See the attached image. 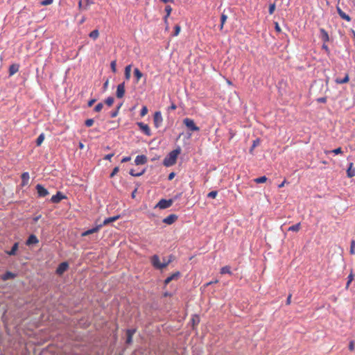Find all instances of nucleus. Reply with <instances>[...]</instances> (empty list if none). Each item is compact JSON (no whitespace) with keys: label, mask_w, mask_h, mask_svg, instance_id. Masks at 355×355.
I'll use <instances>...</instances> for the list:
<instances>
[{"label":"nucleus","mask_w":355,"mask_h":355,"mask_svg":"<svg viewBox=\"0 0 355 355\" xmlns=\"http://www.w3.org/2000/svg\"><path fill=\"white\" fill-rule=\"evenodd\" d=\"M35 189L37 190V196L39 198H44L49 194L48 190L45 189L42 184H37Z\"/></svg>","instance_id":"nucleus-6"},{"label":"nucleus","mask_w":355,"mask_h":355,"mask_svg":"<svg viewBox=\"0 0 355 355\" xmlns=\"http://www.w3.org/2000/svg\"><path fill=\"white\" fill-rule=\"evenodd\" d=\"M354 342L351 341L349 343V350L352 351V350H354Z\"/></svg>","instance_id":"nucleus-58"},{"label":"nucleus","mask_w":355,"mask_h":355,"mask_svg":"<svg viewBox=\"0 0 355 355\" xmlns=\"http://www.w3.org/2000/svg\"><path fill=\"white\" fill-rule=\"evenodd\" d=\"M147 162V157L146 155H137L135 159V163L136 165H141L144 164Z\"/></svg>","instance_id":"nucleus-14"},{"label":"nucleus","mask_w":355,"mask_h":355,"mask_svg":"<svg viewBox=\"0 0 355 355\" xmlns=\"http://www.w3.org/2000/svg\"><path fill=\"white\" fill-rule=\"evenodd\" d=\"M347 176L352 178L355 176V169L353 168V163H350L347 171Z\"/></svg>","instance_id":"nucleus-25"},{"label":"nucleus","mask_w":355,"mask_h":355,"mask_svg":"<svg viewBox=\"0 0 355 355\" xmlns=\"http://www.w3.org/2000/svg\"><path fill=\"white\" fill-rule=\"evenodd\" d=\"M130 159H131V157H124L121 159V162H122V163L127 162H129Z\"/></svg>","instance_id":"nucleus-55"},{"label":"nucleus","mask_w":355,"mask_h":355,"mask_svg":"<svg viewBox=\"0 0 355 355\" xmlns=\"http://www.w3.org/2000/svg\"><path fill=\"white\" fill-rule=\"evenodd\" d=\"M114 101V97L112 96H109L108 98H107L105 101V103L108 105V106H111L113 103Z\"/></svg>","instance_id":"nucleus-36"},{"label":"nucleus","mask_w":355,"mask_h":355,"mask_svg":"<svg viewBox=\"0 0 355 355\" xmlns=\"http://www.w3.org/2000/svg\"><path fill=\"white\" fill-rule=\"evenodd\" d=\"M137 125L140 128V130L147 136L151 135V132L149 126L147 124L144 123L143 122H138Z\"/></svg>","instance_id":"nucleus-9"},{"label":"nucleus","mask_w":355,"mask_h":355,"mask_svg":"<svg viewBox=\"0 0 355 355\" xmlns=\"http://www.w3.org/2000/svg\"><path fill=\"white\" fill-rule=\"evenodd\" d=\"M176 108H177V106H176L174 103H173V104L169 107V108H168V109H170V110H175Z\"/></svg>","instance_id":"nucleus-63"},{"label":"nucleus","mask_w":355,"mask_h":355,"mask_svg":"<svg viewBox=\"0 0 355 355\" xmlns=\"http://www.w3.org/2000/svg\"><path fill=\"white\" fill-rule=\"evenodd\" d=\"M180 26L179 25H175V32L173 33V36H177L180 33Z\"/></svg>","instance_id":"nucleus-46"},{"label":"nucleus","mask_w":355,"mask_h":355,"mask_svg":"<svg viewBox=\"0 0 355 355\" xmlns=\"http://www.w3.org/2000/svg\"><path fill=\"white\" fill-rule=\"evenodd\" d=\"M44 134L42 133L38 136V137L36 139V145L37 146H40L44 141Z\"/></svg>","instance_id":"nucleus-31"},{"label":"nucleus","mask_w":355,"mask_h":355,"mask_svg":"<svg viewBox=\"0 0 355 355\" xmlns=\"http://www.w3.org/2000/svg\"><path fill=\"white\" fill-rule=\"evenodd\" d=\"M119 218H120L119 215L114 216L110 217V218H105L103 220L102 224H100V225H102V227L105 226V225H107L110 224V223H112V222H114V221L117 220Z\"/></svg>","instance_id":"nucleus-17"},{"label":"nucleus","mask_w":355,"mask_h":355,"mask_svg":"<svg viewBox=\"0 0 355 355\" xmlns=\"http://www.w3.org/2000/svg\"><path fill=\"white\" fill-rule=\"evenodd\" d=\"M165 11L166 12V15L164 17V20L165 24H166V28L167 29L168 28V21H167V19L169 17V15H171V12L172 11V8L170 6H166L165 7Z\"/></svg>","instance_id":"nucleus-24"},{"label":"nucleus","mask_w":355,"mask_h":355,"mask_svg":"<svg viewBox=\"0 0 355 355\" xmlns=\"http://www.w3.org/2000/svg\"><path fill=\"white\" fill-rule=\"evenodd\" d=\"M67 197L62 192L58 191L55 195H53L51 198V202L53 203H58L62 199H65Z\"/></svg>","instance_id":"nucleus-7"},{"label":"nucleus","mask_w":355,"mask_h":355,"mask_svg":"<svg viewBox=\"0 0 355 355\" xmlns=\"http://www.w3.org/2000/svg\"><path fill=\"white\" fill-rule=\"evenodd\" d=\"M175 175V173H173V172L171 173L168 175V180H172L174 178Z\"/></svg>","instance_id":"nucleus-56"},{"label":"nucleus","mask_w":355,"mask_h":355,"mask_svg":"<svg viewBox=\"0 0 355 355\" xmlns=\"http://www.w3.org/2000/svg\"><path fill=\"white\" fill-rule=\"evenodd\" d=\"M96 99L95 98H93V99H91L90 101H89L88 103H87V105L88 107H92L93 105V104L96 102Z\"/></svg>","instance_id":"nucleus-54"},{"label":"nucleus","mask_w":355,"mask_h":355,"mask_svg":"<svg viewBox=\"0 0 355 355\" xmlns=\"http://www.w3.org/2000/svg\"><path fill=\"white\" fill-rule=\"evenodd\" d=\"M119 114V111L117 110H115L114 111H112L110 112V117L114 118L116 117Z\"/></svg>","instance_id":"nucleus-50"},{"label":"nucleus","mask_w":355,"mask_h":355,"mask_svg":"<svg viewBox=\"0 0 355 355\" xmlns=\"http://www.w3.org/2000/svg\"><path fill=\"white\" fill-rule=\"evenodd\" d=\"M320 37L324 43L329 40V34L324 28L320 29Z\"/></svg>","instance_id":"nucleus-16"},{"label":"nucleus","mask_w":355,"mask_h":355,"mask_svg":"<svg viewBox=\"0 0 355 355\" xmlns=\"http://www.w3.org/2000/svg\"><path fill=\"white\" fill-rule=\"evenodd\" d=\"M291 295H289L286 300V304L288 305L291 304Z\"/></svg>","instance_id":"nucleus-62"},{"label":"nucleus","mask_w":355,"mask_h":355,"mask_svg":"<svg viewBox=\"0 0 355 355\" xmlns=\"http://www.w3.org/2000/svg\"><path fill=\"white\" fill-rule=\"evenodd\" d=\"M134 75L136 77V82L138 83L141 78L143 76V73L139 71L138 68L134 69Z\"/></svg>","instance_id":"nucleus-28"},{"label":"nucleus","mask_w":355,"mask_h":355,"mask_svg":"<svg viewBox=\"0 0 355 355\" xmlns=\"http://www.w3.org/2000/svg\"><path fill=\"white\" fill-rule=\"evenodd\" d=\"M148 113V108L146 106H144L140 112V115L141 116H144Z\"/></svg>","instance_id":"nucleus-43"},{"label":"nucleus","mask_w":355,"mask_h":355,"mask_svg":"<svg viewBox=\"0 0 355 355\" xmlns=\"http://www.w3.org/2000/svg\"><path fill=\"white\" fill-rule=\"evenodd\" d=\"M322 48L323 49H324L327 53H329V49L328 46H327V44H325V43H324V44H322Z\"/></svg>","instance_id":"nucleus-57"},{"label":"nucleus","mask_w":355,"mask_h":355,"mask_svg":"<svg viewBox=\"0 0 355 355\" xmlns=\"http://www.w3.org/2000/svg\"><path fill=\"white\" fill-rule=\"evenodd\" d=\"M227 16L223 13L220 17V30H222L223 28V26L227 21Z\"/></svg>","instance_id":"nucleus-30"},{"label":"nucleus","mask_w":355,"mask_h":355,"mask_svg":"<svg viewBox=\"0 0 355 355\" xmlns=\"http://www.w3.org/2000/svg\"><path fill=\"white\" fill-rule=\"evenodd\" d=\"M136 330L135 329H129L126 331V343L130 344L132 341V336L135 334Z\"/></svg>","instance_id":"nucleus-15"},{"label":"nucleus","mask_w":355,"mask_h":355,"mask_svg":"<svg viewBox=\"0 0 355 355\" xmlns=\"http://www.w3.org/2000/svg\"><path fill=\"white\" fill-rule=\"evenodd\" d=\"M119 171V168L118 166H116L112 170V173H110V178H113Z\"/></svg>","instance_id":"nucleus-44"},{"label":"nucleus","mask_w":355,"mask_h":355,"mask_svg":"<svg viewBox=\"0 0 355 355\" xmlns=\"http://www.w3.org/2000/svg\"><path fill=\"white\" fill-rule=\"evenodd\" d=\"M69 268V264L67 262H62L58 266L56 269V274L58 275H62Z\"/></svg>","instance_id":"nucleus-8"},{"label":"nucleus","mask_w":355,"mask_h":355,"mask_svg":"<svg viewBox=\"0 0 355 355\" xmlns=\"http://www.w3.org/2000/svg\"><path fill=\"white\" fill-rule=\"evenodd\" d=\"M15 277H16V274L8 271L2 275L1 279L3 281H6L8 279H14Z\"/></svg>","instance_id":"nucleus-23"},{"label":"nucleus","mask_w":355,"mask_h":355,"mask_svg":"<svg viewBox=\"0 0 355 355\" xmlns=\"http://www.w3.org/2000/svg\"><path fill=\"white\" fill-rule=\"evenodd\" d=\"M182 196V193H180L177 195H175L172 199H174V201L177 200L178 199H179Z\"/></svg>","instance_id":"nucleus-59"},{"label":"nucleus","mask_w":355,"mask_h":355,"mask_svg":"<svg viewBox=\"0 0 355 355\" xmlns=\"http://www.w3.org/2000/svg\"><path fill=\"white\" fill-rule=\"evenodd\" d=\"M266 180L267 178L266 176H261L254 180V181L257 184L266 182Z\"/></svg>","instance_id":"nucleus-34"},{"label":"nucleus","mask_w":355,"mask_h":355,"mask_svg":"<svg viewBox=\"0 0 355 355\" xmlns=\"http://www.w3.org/2000/svg\"><path fill=\"white\" fill-rule=\"evenodd\" d=\"M131 68H132L131 64L127 65L125 68V78L126 80H130V78Z\"/></svg>","instance_id":"nucleus-27"},{"label":"nucleus","mask_w":355,"mask_h":355,"mask_svg":"<svg viewBox=\"0 0 355 355\" xmlns=\"http://www.w3.org/2000/svg\"><path fill=\"white\" fill-rule=\"evenodd\" d=\"M94 119H88L85 121V124L87 127H91L94 124Z\"/></svg>","instance_id":"nucleus-42"},{"label":"nucleus","mask_w":355,"mask_h":355,"mask_svg":"<svg viewBox=\"0 0 355 355\" xmlns=\"http://www.w3.org/2000/svg\"><path fill=\"white\" fill-rule=\"evenodd\" d=\"M220 273L222 275H224V274H232V272L230 270V267L228 266H225L223 267L220 269Z\"/></svg>","instance_id":"nucleus-32"},{"label":"nucleus","mask_w":355,"mask_h":355,"mask_svg":"<svg viewBox=\"0 0 355 355\" xmlns=\"http://www.w3.org/2000/svg\"><path fill=\"white\" fill-rule=\"evenodd\" d=\"M19 69V65L18 64H12L9 67V76H13L16 73Z\"/></svg>","instance_id":"nucleus-21"},{"label":"nucleus","mask_w":355,"mask_h":355,"mask_svg":"<svg viewBox=\"0 0 355 355\" xmlns=\"http://www.w3.org/2000/svg\"><path fill=\"white\" fill-rule=\"evenodd\" d=\"M347 279H348V281H347V282L346 284V288H349L350 283L352 282V280L354 279V275H353L352 272H351L348 275Z\"/></svg>","instance_id":"nucleus-37"},{"label":"nucleus","mask_w":355,"mask_h":355,"mask_svg":"<svg viewBox=\"0 0 355 355\" xmlns=\"http://www.w3.org/2000/svg\"><path fill=\"white\" fill-rule=\"evenodd\" d=\"M349 75H348V73H346L343 78H338L335 80V82L337 84H344V83H347L349 81Z\"/></svg>","instance_id":"nucleus-26"},{"label":"nucleus","mask_w":355,"mask_h":355,"mask_svg":"<svg viewBox=\"0 0 355 355\" xmlns=\"http://www.w3.org/2000/svg\"><path fill=\"white\" fill-rule=\"evenodd\" d=\"M163 122V118L159 111L155 112L153 116V123L155 127L158 128L161 126Z\"/></svg>","instance_id":"nucleus-5"},{"label":"nucleus","mask_w":355,"mask_h":355,"mask_svg":"<svg viewBox=\"0 0 355 355\" xmlns=\"http://www.w3.org/2000/svg\"><path fill=\"white\" fill-rule=\"evenodd\" d=\"M99 35V33L98 30H94L89 33V37L94 40H96L98 38Z\"/></svg>","instance_id":"nucleus-33"},{"label":"nucleus","mask_w":355,"mask_h":355,"mask_svg":"<svg viewBox=\"0 0 355 355\" xmlns=\"http://www.w3.org/2000/svg\"><path fill=\"white\" fill-rule=\"evenodd\" d=\"M125 94V83H120L117 86L116 96L119 98L123 97Z\"/></svg>","instance_id":"nucleus-10"},{"label":"nucleus","mask_w":355,"mask_h":355,"mask_svg":"<svg viewBox=\"0 0 355 355\" xmlns=\"http://www.w3.org/2000/svg\"><path fill=\"white\" fill-rule=\"evenodd\" d=\"M177 218L178 216L175 214H170L163 219V223L167 225H171L177 220Z\"/></svg>","instance_id":"nucleus-13"},{"label":"nucleus","mask_w":355,"mask_h":355,"mask_svg":"<svg viewBox=\"0 0 355 355\" xmlns=\"http://www.w3.org/2000/svg\"><path fill=\"white\" fill-rule=\"evenodd\" d=\"M108 83H109V80H107L104 84H103V89L104 90L107 89V87H108Z\"/></svg>","instance_id":"nucleus-61"},{"label":"nucleus","mask_w":355,"mask_h":355,"mask_svg":"<svg viewBox=\"0 0 355 355\" xmlns=\"http://www.w3.org/2000/svg\"><path fill=\"white\" fill-rule=\"evenodd\" d=\"M21 186H26L28 184V181L30 179L29 173L28 172H24L21 175Z\"/></svg>","instance_id":"nucleus-18"},{"label":"nucleus","mask_w":355,"mask_h":355,"mask_svg":"<svg viewBox=\"0 0 355 355\" xmlns=\"http://www.w3.org/2000/svg\"><path fill=\"white\" fill-rule=\"evenodd\" d=\"M337 12L339 15V16L343 19L347 21H351V17L347 15L345 12H344L338 6L336 7Z\"/></svg>","instance_id":"nucleus-19"},{"label":"nucleus","mask_w":355,"mask_h":355,"mask_svg":"<svg viewBox=\"0 0 355 355\" xmlns=\"http://www.w3.org/2000/svg\"><path fill=\"white\" fill-rule=\"evenodd\" d=\"M145 172V170H143L141 171V172H139V173H135V170L134 169H131L130 171V174L132 175V176H134V177H139V176H141Z\"/></svg>","instance_id":"nucleus-35"},{"label":"nucleus","mask_w":355,"mask_h":355,"mask_svg":"<svg viewBox=\"0 0 355 355\" xmlns=\"http://www.w3.org/2000/svg\"><path fill=\"white\" fill-rule=\"evenodd\" d=\"M103 104L102 103H98V104L95 106V107H94V110L95 112H101V110L103 109Z\"/></svg>","instance_id":"nucleus-38"},{"label":"nucleus","mask_w":355,"mask_h":355,"mask_svg":"<svg viewBox=\"0 0 355 355\" xmlns=\"http://www.w3.org/2000/svg\"><path fill=\"white\" fill-rule=\"evenodd\" d=\"M275 29L277 33L281 32V28L277 22H275Z\"/></svg>","instance_id":"nucleus-51"},{"label":"nucleus","mask_w":355,"mask_h":355,"mask_svg":"<svg viewBox=\"0 0 355 355\" xmlns=\"http://www.w3.org/2000/svg\"><path fill=\"white\" fill-rule=\"evenodd\" d=\"M39 243V240L34 234H31L26 241V245L28 246L35 245Z\"/></svg>","instance_id":"nucleus-12"},{"label":"nucleus","mask_w":355,"mask_h":355,"mask_svg":"<svg viewBox=\"0 0 355 355\" xmlns=\"http://www.w3.org/2000/svg\"><path fill=\"white\" fill-rule=\"evenodd\" d=\"M101 227H102V225H96V227H93L92 229H89V230H87L83 232L81 234V236H88L89 234L96 233V232H98Z\"/></svg>","instance_id":"nucleus-11"},{"label":"nucleus","mask_w":355,"mask_h":355,"mask_svg":"<svg viewBox=\"0 0 355 355\" xmlns=\"http://www.w3.org/2000/svg\"><path fill=\"white\" fill-rule=\"evenodd\" d=\"M114 156V153H110L108 155H106L104 157L105 159L107 160H111L112 157Z\"/></svg>","instance_id":"nucleus-52"},{"label":"nucleus","mask_w":355,"mask_h":355,"mask_svg":"<svg viewBox=\"0 0 355 355\" xmlns=\"http://www.w3.org/2000/svg\"><path fill=\"white\" fill-rule=\"evenodd\" d=\"M173 260V257L172 255L169 256L168 259H167L166 263H164L166 264V267Z\"/></svg>","instance_id":"nucleus-53"},{"label":"nucleus","mask_w":355,"mask_h":355,"mask_svg":"<svg viewBox=\"0 0 355 355\" xmlns=\"http://www.w3.org/2000/svg\"><path fill=\"white\" fill-rule=\"evenodd\" d=\"M174 202V199H162L160 200L158 203L156 205L155 207H159V209H164L166 208L170 207L173 202Z\"/></svg>","instance_id":"nucleus-4"},{"label":"nucleus","mask_w":355,"mask_h":355,"mask_svg":"<svg viewBox=\"0 0 355 355\" xmlns=\"http://www.w3.org/2000/svg\"><path fill=\"white\" fill-rule=\"evenodd\" d=\"M350 253L354 254H355V241H352L350 245Z\"/></svg>","instance_id":"nucleus-41"},{"label":"nucleus","mask_w":355,"mask_h":355,"mask_svg":"<svg viewBox=\"0 0 355 355\" xmlns=\"http://www.w3.org/2000/svg\"><path fill=\"white\" fill-rule=\"evenodd\" d=\"M259 144V139H257L253 141V144L250 148V151H252L256 146H257Z\"/></svg>","instance_id":"nucleus-48"},{"label":"nucleus","mask_w":355,"mask_h":355,"mask_svg":"<svg viewBox=\"0 0 355 355\" xmlns=\"http://www.w3.org/2000/svg\"><path fill=\"white\" fill-rule=\"evenodd\" d=\"M181 149L180 147L171 151L168 155L163 160V164L165 166L168 167L174 165L176 163L178 155L180 153Z\"/></svg>","instance_id":"nucleus-1"},{"label":"nucleus","mask_w":355,"mask_h":355,"mask_svg":"<svg viewBox=\"0 0 355 355\" xmlns=\"http://www.w3.org/2000/svg\"><path fill=\"white\" fill-rule=\"evenodd\" d=\"M183 124L187 128L188 130L192 132L200 130V128L197 126L194 121L190 118H184L183 119Z\"/></svg>","instance_id":"nucleus-2"},{"label":"nucleus","mask_w":355,"mask_h":355,"mask_svg":"<svg viewBox=\"0 0 355 355\" xmlns=\"http://www.w3.org/2000/svg\"><path fill=\"white\" fill-rule=\"evenodd\" d=\"M180 275V272H176L173 274H172L171 275H170L169 277H168L165 280H164V284H169L172 280L173 279H177Z\"/></svg>","instance_id":"nucleus-20"},{"label":"nucleus","mask_w":355,"mask_h":355,"mask_svg":"<svg viewBox=\"0 0 355 355\" xmlns=\"http://www.w3.org/2000/svg\"><path fill=\"white\" fill-rule=\"evenodd\" d=\"M217 191H212L207 194V197L209 198H215L217 196Z\"/></svg>","instance_id":"nucleus-40"},{"label":"nucleus","mask_w":355,"mask_h":355,"mask_svg":"<svg viewBox=\"0 0 355 355\" xmlns=\"http://www.w3.org/2000/svg\"><path fill=\"white\" fill-rule=\"evenodd\" d=\"M110 67L113 73H116V60H113L110 63Z\"/></svg>","instance_id":"nucleus-39"},{"label":"nucleus","mask_w":355,"mask_h":355,"mask_svg":"<svg viewBox=\"0 0 355 355\" xmlns=\"http://www.w3.org/2000/svg\"><path fill=\"white\" fill-rule=\"evenodd\" d=\"M53 2V0H43L41 2V4L42 6H48V5L51 4Z\"/></svg>","instance_id":"nucleus-47"},{"label":"nucleus","mask_w":355,"mask_h":355,"mask_svg":"<svg viewBox=\"0 0 355 355\" xmlns=\"http://www.w3.org/2000/svg\"><path fill=\"white\" fill-rule=\"evenodd\" d=\"M318 101L320 103H326L327 99L324 97H322L318 99Z\"/></svg>","instance_id":"nucleus-60"},{"label":"nucleus","mask_w":355,"mask_h":355,"mask_svg":"<svg viewBox=\"0 0 355 355\" xmlns=\"http://www.w3.org/2000/svg\"><path fill=\"white\" fill-rule=\"evenodd\" d=\"M301 224L298 223L288 227V231L298 232L300 229Z\"/></svg>","instance_id":"nucleus-29"},{"label":"nucleus","mask_w":355,"mask_h":355,"mask_svg":"<svg viewBox=\"0 0 355 355\" xmlns=\"http://www.w3.org/2000/svg\"><path fill=\"white\" fill-rule=\"evenodd\" d=\"M18 247H19V243H15L14 245H12L11 250H9V251H6V253L7 254L10 255V256H14L17 253V251L18 250Z\"/></svg>","instance_id":"nucleus-22"},{"label":"nucleus","mask_w":355,"mask_h":355,"mask_svg":"<svg viewBox=\"0 0 355 355\" xmlns=\"http://www.w3.org/2000/svg\"><path fill=\"white\" fill-rule=\"evenodd\" d=\"M275 10V3L270 4L269 6V9H268L269 14L270 15L273 14Z\"/></svg>","instance_id":"nucleus-45"},{"label":"nucleus","mask_w":355,"mask_h":355,"mask_svg":"<svg viewBox=\"0 0 355 355\" xmlns=\"http://www.w3.org/2000/svg\"><path fill=\"white\" fill-rule=\"evenodd\" d=\"M150 262L153 266L156 269L162 270L166 268V264L161 263L158 255L155 254L150 259Z\"/></svg>","instance_id":"nucleus-3"},{"label":"nucleus","mask_w":355,"mask_h":355,"mask_svg":"<svg viewBox=\"0 0 355 355\" xmlns=\"http://www.w3.org/2000/svg\"><path fill=\"white\" fill-rule=\"evenodd\" d=\"M161 1H163L164 3H168V2L173 3L174 2V0H161Z\"/></svg>","instance_id":"nucleus-64"},{"label":"nucleus","mask_w":355,"mask_h":355,"mask_svg":"<svg viewBox=\"0 0 355 355\" xmlns=\"http://www.w3.org/2000/svg\"><path fill=\"white\" fill-rule=\"evenodd\" d=\"M331 153H333L335 155H338V154L342 153L343 150H342L341 148H336V149L333 150L332 151H331Z\"/></svg>","instance_id":"nucleus-49"}]
</instances>
